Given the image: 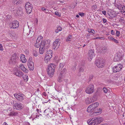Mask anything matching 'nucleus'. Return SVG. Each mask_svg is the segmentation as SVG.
I'll list each match as a JSON object with an SVG mask.
<instances>
[{
  "label": "nucleus",
  "instance_id": "774afa93",
  "mask_svg": "<svg viewBox=\"0 0 125 125\" xmlns=\"http://www.w3.org/2000/svg\"><path fill=\"white\" fill-rule=\"evenodd\" d=\"M102 12L104 15H106V12L105 10H103L102 11Z\"/></svg>",
  "mask_w": 125,
  "mask_h": 125
},
{
  "label": "nucleus",
  "instance_id": "c85d7f7f",
  "mask_svg": "<svg viewBox=\"0 0 125 125\" xmlns=\"http://www.w3.org/2000/svg\"><path fill=\"white\" fill-rule=\"evenodd\" d=\"M52 56H51V55H46L45 56V59L46 60L48 61H49L51 58L52 57Z\"/></svg>",
  "mask_w": 125,
  "mask_h": 125
},
{
  "label": "nucleus",
  "instance_id": "f03ea898",
  "mask_svg": "<svg viewBox=\"0 0 125 125\" xmlns=\"http://www.w3.org/2000/svg\"><path fill=\"white\" fill-rule=\"evenodd\" d=\"M95 63L98 68H102L104 66V60L102 59H97L95 61Z\"/></svg>",
  "mask_w": 125,
  "mask_h": 125
},
{
  "label": "nucleus",
  "instance_id": "20e7f679",
  "mask_svg": "<svg viewBox=\"0 0 125 125\" xmlns=\"http://www.w3.org/2000/svg\"><path fill=\"white\" fill-rule=\"evenodd\" d=\"M49 40H42L41 42L40 46L43 47L45 49H47L49 47Z\"/></svg>",
  "mask_w": 125,
  "mask_h": 125
},
{
  "label": "nucleus",
  "instance_id": "a18cd8bd",
  "mask_svg": "<svg viewBox=\"0 0 125 125\" xmlns=\"http://www.w3.org/2000/svg\"><path fill=\"white\" fill-rule=\"evenodd\" d=\"M110 15L111 16V17L113 18L115 17L116 15V14L114 13H111Z\"/></svg>",
  "mask_w": 125,
  "mask_h": 125
},
{
  "label": "nucleus",
  "instance_id": "f3484780",
  "mask_svg": "<svg viewBox=\"0 0 125 125\" xmlns=\"http://www.w3.org/2000/svg\"><path fill=\"white\" fill-rule=\"evenodd\" d=\"M33 7L32 5H31V6L27 7V8H25L26 9V11L27 13L28 14L30 13L32 11Z\"/></svg>",
  "mask_w": 125,
  "mask_h": 125
},
{
  "label": "nucleus",
  "instance_id": "58836bf2",
  "mask_svg": "<svg viewBox=\"0 0 125 125\" xmlns=\"http://www.w3.org/2000/svg\"><path fill=\"white\" fill-rule=\"evenodd\" d=\"M21 68V70L25 73H27L28 72V71L26 69L25 67H24L22 68Z\"/></svg>",
  "mask_w": 125,
  "mask_h": 125
},
{
  "label": "nucleus",
  "instance_id": "c9c22d12",
  "mask_svg": "<svg viewBox=\"0 0 125 125\" xmlns=\"http://www.w3.org/2000/svg\"><path fill=\"white\" fill-rule=\"evenodd\" d=\"M84 67L83 66L80 67L79 69V72L80 73L84 71Z\"/></svg>",
  "mask_w": 125,
  "mask_h": 125
},
{
  "label": "nucleus",
  "instance_id": "603ef678",
  "mask_svg": "<svg viewBox=\"0 0 125 125\" xmlns=\"http://www.w3.org/2000/svg\"><path fill=\"white\" fill-rule=\"evenodd\" d=\"M4 50L3 46L1 44H0V50L1 51H3Z\"/></svg>",
  "mask_w": 125,
  "mask_h": 125
},
{
  "label": "nucleus",
  "instance_id": "de8ad7c7",
  "mask_svg": "<svg viewBox=\"0 0 125 125\" xmlns=\"http://www.w3.org/2000/svg\"><path fill=\"white\" fill-rule=\"evenodd\" d=\"M63 66L64 65L63 63H60L59 66V67L60 69H62L63 67Z\"/></svg>",
  "mask_w": 125,
  "mask_h": 125
},
{
  "label": "nucleus",
  "instance_id": "aec40b11",
  "mask_svg": "<svg viewBox=\"0 0 125 125\" xmlns=\"http://www.w3.org/2000/svg\"><path fill=\"white\" fill-rule=\"evenodd\" d=\"M13 3L14 5H16L21 4V0H13Z\"/></svg>",
  "mask_w": 125,
  "mask_h": 125
},
{
  "label": "nucleus",
  "instance_id": "412c9836",
  "mask_svg": "<svg viewBox=\"0 0 125 125\" xmlns=\"http://www.w3.org/2000/svg\"><path fill=\"white\" fill-rule=\"evenodd\" d=\"M18 112H14L13 111H12L8 114V115L9 116H16L18 115Z\"/></svg>",
  "mask_w": 125,
  "mask_h": 125
},
{
  "label": "nucleus",
  "instance_id": "3c124183",
  "mask_svg": "<svg viewBox=\"0 0 125 125\" xmlns=\"http://www.w3.org/2000/svg\"><path fill=\"white\" fill-rule=\"evenodd\" d=\"M94 40L99 39H100L101 40H103L104 38L103 37H96V38H94Z\"/></svg>",
  "mask_w": 125,
  "mask_h": 125
},
{
  "label": "nucleus",
  "instance_id": "052dcab7",
  "mask_svg": "<svg viewBox=\"0 0 125 125\" xmlns=\"http://www.w3.org/2000/svg\"><path fill=\"white\" fill-rule=\"evenodd\" d=\"M32 57H30L29 58V59L28 61V63L29 62H32Z\"/></svg>",
  "mask_w": 125,
  "mask_h": 125
},
{
  "label": "nucleus",
  "instance_id": "5701e85b",
  "mask_svg": "<svg viewBox=\"0 0 125 125\" xmlns=\"http://www.w3.org/2000/svg\"><path fill=\"white\" fill-rule=\"evenodd\" d=\"M99 111L96 112H94L93 114L91 115V116H96L101 113V109H99Z\"/></svg>",
  "mask_w": 125,
  "mask_h": 125
},
{
  "label": "nucleus",
  "instance_id": "6e6d98bb",
  "mask_svg": "<svg viewBox=\"0 0 125 125\" xmlns=\"http://www.w3.org/2000/svg\"><path fill=\"white\" fill-rule=\"evenodd\" d=\"M93 77V75H91L89 76V79L90 81L91 79H92Z\"/></svg>",
  "mask_w": 125,
  "mask_h": 125
},
{
  "label": "nucleus",
  "instance_id": "b1692460",
  "mask_svg": "<svg viewBox=\"0 0 125 125\" xmlns=\"http://www.w3.org/2000/svg\"><path fill=\"white\" fill-rule=\"evenodd\" d=\"M91 100H92L91 98H89L88 97H87L85 101V102L87 104H88L93 102Z\"/></svg>",
  "mask_w": 125,
  "mask_h": 125
},
{
  "label": "nucleus",
  "instance_id": "473e14b6",
  "mask_svg": "<svg viewBox=\"0 0 125 125\" xmlns=\"http://www.w3.org/2000/svg\"><path fill=\"white\" fill-rule=\"evenodd\" d=\"M56 67V65L55 64H49L48 65V67H51L52 68H53V69L54 70L55 67Z\"/></svg>",
  "mask_w": 125,
  "mask_h": 125
},
{
  "label": "nucleus",
  "instance_id": "f257e3e1",
  "mask_svg": "<svg viewBox=\"0 0 125 125\" xmlns=\"http://www.w3.org/2000/svg\"><path fill=\"white\" fill-rule=\"evenodd\" d=\"M103 119L102 117L98 116L94 117L91 120H88L87 123L89 125H98L103 122Z\"/></svg>",
  "mask_w": 125,
  "mask_h": 125
},
{
  "label": "nucleus",
  "instance_id": "7c9ffc66",
  "mask_svg": "<svg viewBox=\"0 0 125 125\" xmlns=\"http://www.w3.org/2000/svg\"><path fill=\"white\" fill-rule=\"evenodd\" d=\"M22 78H23L24 80L26 82L28 80V77L27 75L26 74H25L23 76Z\"/></svg>",
  "mask_w": 125,
  "mask_h": 125
},
{
  "label": "nucleus",
  "instance_id": "423d86ee",
  "mask_svg": "<svg viewBox=\"0 0 125 125\" xmlns=\"http://www.w3.org/2000/svg\"><path fill=\"white\" fill-rule=\"evenodd\" d=\"M61 40L58 38L56 39L55 41L53 42L52 46L53 48L54 49L57 50L60 44Z\"/></svg>",
  "mask_w": 125,
  "mask_h": 125
},
{
  "label": "nucleus",
  "instance_id": "ddd939ff",
  "mask_svg": "<svg viewBox=\"0 0 125 125\" xmlns=\"http://www.w3.org/2000/svg\"><path fill=\"white\" fill-rule=\"evenodd\" d=\"M122 57L121 56L120 53H116L115 57L114 59V61L116 62L120 61L122 60Z\"/></svg>",
  "mask_w": 125,
  "mask_h": 125
},
{
  "label": "nucleus",
  "instance_id": "bf43d9fd",
  "mask_svg": "<svg viewBox=\"0 0 125 125\" xmlns=\"http://www.w3.org/2000/svg\"><path fill=\"white\" fill-rule=\"evenodd\" d=\"M11 18L12 17L10 15H8L7 16V18L8 20L9 19H11Z\"/></svg>",
  "mask_w": 125,
  "mask_h": 125
},
{
  "label": "nucleus",
  "instance_id": "72a5a7b5",
  "mask_svg": "<svg viewBox=\"0 0 125 125\" xmlns=\"http://www.w3.org/2000/svg\"><path fill=\"white\" fill-rule=\"evenodd\" d=\"M31 5H32L29 2H27L26 3L25 5V8H27V7H30V6H31Z\"/></svg>",
  "mask_w": 125,
  "mask_h": 125
},
{
  "label": "nucleus",
  "instance_id": "0eeeda50",
  "mask_svg": "<svg viewBox=\"0 0 125 125\" xmlns=\"http://www.w3.org/2000/svg\"><path fill=\"white\" fill-rule=\"evenodd\" d=\"M15 97L17 100L20 101H22L24 99V95L21 93H15L14 94Z\"/></svg>",
  "mask_w": 125,
  "mask_h": 125
},
{
  "label": "nucleus",
  "instance_id": "9d476101",
  "mask_svg": "<svg viewBox=\"0 0 125 125\" xmlns=\"http://www.w3.org/2000/svg\"><path fill=\"white\" fill-rule=\"evenodd\" d=\"M16 53H14L12 54L11 58L9 61L10 63L14 64L16 63V59L17 58Z\"/></svg>",
  "mask_w": 125,
  "mask_h": 125
},
{
  "label": "nucleus",
  "instance_id": "864d4df0",
  "mask_svg": "<svg viewBox=\"0 0 125 125\" xmlns=\"http://www.w3.org/2000/svg\"><path fill=\"white\" fill-rule=\"evenodd\" d=\"M125 10V6L123 5H122V6L121 8V10Z\"/></svg>",
  "mask_w": 125,
  "mask_h": 125
},
{
  "label": "nucleus",
  "instance_id": "9b49d317",
  "mask_svg": "<svg viewBox=\"0 0 125 125\" xmlns=\"http://www.w3.org/2000/svg\"><path fill=\"white\" fill-rule=\"evenodd\" d=\"M13 11L14 13H16V15H21L22 13V9L21 7H18L15 10H14Z\"/></svg>",
  "mask_w": 125,
  "mask_h": 125
},
{
  "label": "nucleus",
  "instance_id": "680f3d73",
  "mask_svg": "<svg viewBox=\"0 0 125 125\" xmlns=\"http://www.w3.org/2000/svg\"><path fill=\"white\" fill-rule=\"evenodd\" d=\"M57 29L59 31H61L62 30V28L60 26H59L58 27Z\"/></svg>",
  "mask_w": 125,
  "mask_h": 125
},
{
  "label": "nucleus",
  "instance_id": "e433bc0d",
  "mask_svg": "<svg viewBox=\"0 0 125 125\" xmlns=\"http://www.w3.org/2000/svg\"><path fill=\"white\" fill-rule=\"evenodd\" d=\"M66 69H63V70H62V71L60 73H62V75H64V76H65V74L66 73Z\"/></svg>",
  "mask_w": 125,
  "mask_h": 125
},
{
  "label": "nucleus",
  "instance_id": "cd10ccee",
  "mask_svg": "<svg viewBox=\"0 0 125 125\" xmlns=\"http://www.w3.org/2000/svg\"><path fill=\"white\" fill-rule=\"evenodd\" d=\"M91 98L92 100V102H93L94 101H96L97 100V98L96 96V95L95 94H94V95L92 96L91 97Z\"/></svg>",
  "mask_w": 125,
  "mask_h": 125
},
{
  "label": "nucleus",
  "instance_id": "393cba45",
  "mask_svg": "<svg viewBox=\"0 0 125 125\" xmlns=\"http://www.w3.org/2000/svg\"><path fill=\"white\" fill-rule=\"evenodd\" d=\"M92 106L90 105L87 108V111L89 113L94 111L93 108H92Z\"/></svg>",
  "mask_w": 125,
  "mask_h": 125
},
{
  "label": "nucleus",
  "instance_id": "6e6552de",
  "mask_svg": "<svg viewBox=\"0 0 125 125\" xmlns=\"http://www.w3.org/2000/svg\"><path fill=\"white\" fill-rule=\"evenodd\" d=\"M19 25V22L16 20H14L10 23V28L13 29L17 28H18Z\"/></svg>",
  "mask_w": 125,
  "mask_h": 125
},
{
  "label": "nucleus",
  "instance_id": "37998d69",
  "mask_svg": "<svg viewBox=\"0 0 125 125\" xmlns=\"http://www.w3.org/2000/svg\"><path fill=\"white\" fill-rule=\"evenodd\" d=\"M53 110V113L54 115L55 114L57 115L58 112H59L60 111L59 109H58L57 111H56L55 109H54Z\"/></svg>",
  "mask_w": 125,
  "mask_h": 125
},
{
  "label": "nucleus",
  "instance_id": "a19ab883",
  "mask_svg": "<svg viewBox=\"0 0 125 125\" xmlns=\"http://www.w3.org/2000/svg\"><path fill=\"white\" fill-rule=\"evenodd\" d=\"M119 21L120 22H121L122 24L124 23L125 22L124 19L122 17L121 18H120Z\"/></svg>",
  "mask_w": 125,
  "mask_h": 125
},
{
  "label": "nucleus",
  "instance_id": "dca6fc26",
  "mask_svg": "<svg viewBox=\"0 0 125 125\" xmlns=\"http://www.w3.org/2000/svg\"><path fill=\"white\" fill-rule=\"evenodd\" d=\"M64 75H62V73H60L57 79V81L59 82H61L63 81V78L64 77Z\"/></svg>",
  "mask_w": 125,
  "mask_h": 125
},
{
  "label": "nucleus",
  "instance_id": "2f4dec72",
  "mask_svg": "<svg viewBox=\"0 0 125 125\" xmlns=\"http://www.w3.org/2000/svg\"><path fill=\"white\" fill-rule=\"evenodd\" d=\"M115 7H116L119 10H120L121 9V8L122 6V5L117 4H115Z\"/></svg>",
  "mask_w": 125,
  "mask_h": 125
},
{
  "label": "nucleus",
  "instance_id": "bb28decb",
  "mask_svg": "<svg viewBox=\"0 0 125 125\" xmlns=\"http://www.w3.org/2000/svg\"><path fill=\"white\" fill-rule=\"evenodd\" d=\"M115 67L117 68L118 71H119L122 68V65L121 64H119L115 66Z\"/></svg>",
  "mask_w": 125,
  "mask_h": 125
},
{
  "label": "nucleus",
  "instance_id": "0e129e2a",
  "mask_svg": "<svg viewBox=\"0 0 125 125\" xmlns=\"http://www.w3.org/2000/svg\"><path fill=\"white\" fill-rule=\"evenodd\" d=\"M108 39H110L112 41L113 40V39H114V38H113L111 36H109L108 37Z\"/></svg>",
  "mask_w": 125,
  "mask_h": 125
},
{
  "label": "nucleus",
  "instance_id": "4be33fe9",
  "mask_svg": "<svg viewBox=\"0 0 125 125\" xmlns=\"http://www.w3.org/2000/svg\"><path fill=\"white\" fill-rule=\"evenodd\" d=\"M99 103L97 102H96L93 103L91 105L92 106V108H93L94 110H95L96 108L98 106Z\"/></svg>",
  "mask_w": 125,
  "mask_h": 125
},
{
  "label": "nucleus",
  "instance_id": "1a4fd4ad",
  "mask_svg": "<svg viewBox=\"0 0 125 125\" xmlns=\"http://www.w3.org/2000/svg\"><path fill=\"white\" fill-rule=\"evenodd\" d=\"M47 72L48 74L51 77L53 75L54 72V70L53 68H52L51 67H48L47 69Z\"/></svg>",
  "mask_w": 125,
  "mask_h": 125
},
{
  "label": "nucleus",
  "instance_id": "8fccbe9b",
  "mask_svg": "<svg viewBox=\"0 0 125 125\" xmlns=\"http://www.w3.org/2000/svg\"><path fill=\"white\" fill-rule=\"evenodd\" d=\"M92 7V10H94L96 9L97 6L95 5H93Z\"/></svg>",
  "mask_w": 125,
  "mask_h": 125
},
{
  "label": "nucleus",
  "instance_id": "4468645a",
  "mask_svg": "<svg viewBox=\"0 0 125 125\" xmlns=\"http://www.w3.org/2000/svg\"><path fill=\"white\" fill-rule=\"evenodd\" d=\"M28 66L30 70H33L34 69V63L33 62L28 63Z\"/></svg>",
  "mask_w": 125,
  "mask_h": 125
},
{
  "label": "nucleus",
  "instance_id": "f704fd0d",
  "mask_svg": "<svg viewBox=\"0 0 125 125\" xmlns=\"http://www.w3.org/2000/svg\"><path fill=\"white\" fill-rule=\"evenodd\" d=\"M72 37V35H69L66 39V41H70Z\"/></svg>",
  "mask_w": 125,
  "mask_h": 125
},
{
  "label": "nucleus",
  "instance_id": "5fc2aeb1",
  "mask_svg": "<svg viewBox=\"0 0 125 125\" xmlns=\"http://www.w3.org/2000/svg\"><path fill=\"white\" fill-rule=\"evenodd\" d=\"M84 14V13L81 12H80L79 13V14L81 17L83 16Z\"/></svg>",
  "mask_w": 125,
  "mask_h": 125
},
{
  "label": "nucleus",
  "instance_id": "c03bdc74",
  "mask_svg": "<svg viewBox=\"0 0 125 125\" xmlns=\"http://www.w3.org/2000/svg\"><path fill=\"white\" fill-rule=\"evenodd\" d=\"M55 14L57 16L60 17L61 16V14L58 11H56L55 12Z\"/></svg>",
  "mask_w": 125,
  "mask_h": 125
},
{
  "label": "nucleus",
  "instance_id": "7ed1b4c3",
  "mask_svg": "<svg viewBox=\"0 0 125 125\" xmlns=\"http://www.w3.org/2000/svg\"><path fill=\"white\" fill-rule=\"evenodd\" d=\"M13 108L14 109L16 108L18 110H20L23 108L24 107L23 104L21 103H18L16 101H13Z\"/></svg>",
  "mask_w": 125,
  "mask_h": 125
},
{
  "label": "nucleus",
  "instance_id": "69168bd1",
  "mask_svg": "<svg viewBox=\"0 0 125 125\" xmlns=\"http://www.w3.org/2000/svg\"><path fill=\"white\" fill-rule=\"evenodd\" d=\"M24 67V65L23 64H22L20 65V69H21V68H22Z\"/></svg>",
  "mask_w": 125,
  "mask_h": 125
},
{
  "label": "nucleus",
  "instance_id": "4d7b16f0",
  "mask_svg": "<svg viewBox=\"0 0 125 125\" xmlns=\"http://www.w3.org/2000/svg\"><path fill=\"white\" fill-rule=\"evenodd\" d=\"M113 41L115 43H117L119 42L118 41L114 38V39Z\"/></svg>",
  "mask_w": 125,
  "mask_h": 125
},
{
  "label": "nucleus",
  "instance_id": "ea45409f",
  "mask_svg": "<svg viewBox=\"0 0 125 125\" xmlns=\"http://www.w3.org/2000/svg\"><path fill=\"white\" fill-rule=\"evenodd\" d=\"M41 44H40V43L39 42H36L35 44V46L37 48H38L39 47H40Z\"/></svg>",
  "mask_w": 125,
  "mask_h": 125
},
{
  "label": "nucleus",
  "instance_id": "09e8293b",
  "mask_svg": "<svg viewBox=\"0 0 125 125\" xmlns=\"http://www.w3.org/2000/svg\"><path fill=\"white\" fill-rule=\"evenodd\" d=\"M103 90L104 92L105 93H107L108 92L107 89L105 87L103 88Z\"/></svg>",
  "mask_w": 125,
  "mask_h": 125
},
{
  "label": "nucleus",
  "instance_id": "49530a36",
  "mask_svg": "<svg viewBox=\"0 0 125 125\" xmlns=\"http://www.w3.org/2000/svg\"><path fill=\"white\" fill-rule=\"evenodd\" d=\"M33 55L35 57L37 56V52L35 51H33Z\"/></svg>",
  "mask_w": 125,
  "mask_h": 125
},
{
  "label": "nucleus",
  "instance_id": "4c0bfd02",
  "mask_svg": "<svg viewBox=\"0 0 125 125\" xmlns=\"http://www.w3.org/2000/svg\"><path fill=\"white\" fill-rule=\"evenodd\" d=\"M88 31L89 33H92L94 34L95 33V32L93 29H88Z\"/></svg>",
  "mask_w": 125,
  "mask_h": 125
},
{
  "label": "nucleus",
  "instance_id": "39448f33",
  "mask_svg": "<svg viewBox=\"0 0 125 125\" xmlns=\"http://www.w3.org/2000/svg\"><path fill=\"white\" fill-rule=\"evenodd\" d=\"M94 91V85L93 84H90L87 88L86 92L87 94H91Z\"/></svg>",
  "mask_w": 125,
  "mask_h": 125
},
{
  "label": "nucleus",
  "instance_id": "f8f14e48",
  "mask_svg": "<svg viewBox=\"0 0 125 125\" xmlns=\"http://www.w3.org/2000/svg\"><path fill=\"white\" fill-rule=\"evenodd\" d=\"M94 53L93 51L89 50L88 52V59L89 61H91L94 56Z\"/></svg>",
  "mask_w": 125,
  "mask_h": 125
},
{
  "label": "nucleus",
  "instance_id": "e2e57ef3",
  "mask_svg": "<svg viewBox=\"0 0 125 125\" xmlns=\"http://www.w3.org/2000/svg\"><path fill=\"white\" fill-rule=\"evenodd\" d=\"M120 34V32L118 31H116V34L117 35V36H119V34Z\"/></svg>",
  "mask_w": 125,
  "mask_h": 125
},
{
  "label": "nucleus",
  "instance_id": "6ab92c4d",
  "mask_svg": "<svg viewBox=\"0 0 125 125\" xmlns=\"http://www.w3.org/2000/svg\"><path fill=\"white\" fill-rule=\"evenodd\" d=\"M108 49L106 47H104L101 50V52L102 53H108Z\"/></svg>",
  "mask_w": 125,
  "mask_h": 125
},
{
  "label": "nucleus",
  "instance_id": "338daca9",
  "mask_svg": "<svg viewBox=\"0 0 125 125\" xmlns=\"http://www.w3.org/2000/svg\"><path fill=\"white\" fill-rule=\"evenodd\" d=\"M47 110H45L44 111V115H47L48 114H47V113H46V112H47Z\"/></svg>",
  "mask_w": 125,
  "mask_h": 125
},
{
  "label": "nucleus",
  "instance_id": "13d9d810",
  "mask_svg": "<svg viewBox=\"0 0 125 125\" xmlns=\"http://www.w3.org/2000/svg\"><path fill=\"white\" fill-rule=\"evenodd\" d=\"M82 88H79L78 89L77 92H78V93H80L82 91Z\"/></svg>",
  "mask_w": 125,
  "mask_h": 125
},
{
  "label": "nucleus",
  "instance_id": "2eb2a0df",
  "mask_svg": "<svg viewBox=\"0 0 125 125\" xmlns=\"http://www.w3.org/2000/svg\"><path fill=\"white\" fill-rule=\"evenodd\" d=\"M14 74L19 77H21L23 75V73L21 71H17L14 72Z\"/></svg>",
  "mask_w": 125,
  "mask_h": 125
},
{
  "label": "nucleus",
  "instance_id": "c756f323",
  "mask_svg": "<svg viewBox=\"0 0 125 125\" xmlns=\"http://www.w3.org/2000/svg\"><path fill=\"white\" fill-rule=\"evenodd\" d=\"M52 50H49L46 53V55H50L52 56Z\"/></svg>",
  "mask_w": 125,
  "mask_h": 125
},
{
  "label": "nucleus",
  "instance_id": "79ce46f5",
  "mask_svg": "<svg viewBox=\"0 0 125 125\" xmlns=\"http://www.w3.org/2000/svg\"><path fill=\"white\" fill-rule=\"evenodd\" d=\"M113 72L114 73H116L117 72H118V71L117 70V69L115 67V66L114 67H113Z\"/></svg>",
  "mask_w": 125,
  "mask_h": 125
},
{
  "label": "nucleus",
  "instance_id": "a211bd4d",
  "mask_svg": "<svg viewBox=\"0 0 125 125\" xmlns=\"http://www.w3.org/2000/svg\"><path fill=\"white\" fill-rule=\"evenodd\" d=\"M20 60L23 63H25L26 61V59L25 57V55L23 54H21L20 58Z\"/></svg>",
  "mask_w": 125,
  "mask_h": 125
},
{
  "label": "nucleus",
  "instance_id": "a878e982",
  "mask_svg": "<svg viewBox=\"0 0 125 125\" xmlns=\"http://www.w3.org/2000/svg\"><path fill=\"white\" fill-rule=\"evenodd\" d=\"M45 48L43 47L40 46V47L39 48V52L40 54H42L44 51Z\"/></svg>",
  "mask_w": 125,
  "mask_h": 125
}]
</instances>
